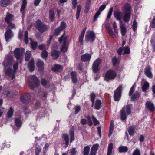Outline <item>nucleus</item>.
<instances>
[{
  "instance_id": "1",
  "label": "nucleus",
  "mask_w": 155,
  "mask_h": 155,
  "mask_svg": "<svg viewBox=\"0 0 155 155\" xmlns=\"http://www.w3.org/2000/svg\"><path fill=\"white\" fill-rule=\"evenodd\" d=\"M114 17L117 20L120 21V27L121 32L123 36H124L127 32L126 27L124 24L122 22L121 20L123 18V14L120 12H114Z\"/></svg>"
},
{
  "instance_id": "2",
  "label": "nucleus",
  "mask_w": 155,
  "mask_h": 155,
  "mask_svg": "<svg viewBox=\"0 0 155 155\" xmlns=\"http://www.w3.org/2000/svg\"><path fill=\"white\" fill-rule=\"evenodd\" d=\"M68 41V39L67 37L65 35L64 31L63 34L61 35L59 39V41L60 43H61L62 42H63L61 49V52L65 53L67 51L68 47V45L67 44Z\"/></svg>"
},
{
  "instance_id": "3",
  "label": "nucleus",
  "mask_w": 155,
  "mask_h": 155,
  "mask_svg": "<svg viewBox=\"0 0 155 155\" xmlns=\"http://www.w3.org/2000/svg\"><path fill=\"white\" fill-rule=\"evenodd\" d=\"M35 27L40 33H43L47 30L49 27L43 23L40 19H38L35 22Z\"/></svg>"
},
{
  "instance_id": "4",
  "label": "nucleus",
  "mask_w": 155,
  "mask_h": 155,
  "mask_svg": "<svg viewBox=\"0 0 155 155\" xmlns=\"http://www.w3.org/2000/svg\"><path fill=\"white\" fill-rule=\"evenodd\" d=\"M30 78L31 81L29 84V87L31 90H34L39 85L40 81L38 78L34 75L31 76Z\"/></svg>"
},
{
  "instance_id": "5",
  "label": "nucleus",
  "mask_w": 155,
  "mask_h": 155,
  "mask_svg": "<svg viewBox=\"0 0 155 155\" xmlns=\"http://www.w3.org/2000/svg\"><path fill=\"white\" fill-rule=\"evenodd\" d=\"M121 118L122 120H125L126 118V115H129L131 113V106L127 105L125 107H124L120 111Z\"/></svg>"
},
{
  "instance_id": "6",
  "label": "nucleus",
  "mask_w": 155,
  "mask_h": 155,
  "mask_svg": "<svg viewBox=\"0 0 155 155\" xmlns=\"http://www.w3.org/2000/svg\"><path fill=\"white\" fill-rule=\"evenodd\" d=\"M66 28V24L64 22H61L60 26L57 28H55L53 33L54 36H57L60 35L62 31L65 32V29Z\"/></svg>"
},
{
  "instance_id": "7",
  "label": "nucleus",
  "mask_w": 155,
  "mask_h": 155,
  "mask_svg": "<svg viewBox=\"0 0 155 155\" xmlns=\"http://www.w3.org/2000/svg\"><path fill=\"white\" fill-rule=\"evenodd\" d=\"M116 72L113 70L110 69L107 71L105 74V79L107 81L114 79L117 76Z\"/></svg>"
},
{
  "instance_id": "8",
  "label": "nucleus",
  "mask_w": 155,
  "mask_h": 155,
  "mask_svg": "<svg viewBox=\"0 0 155 155\" xmlns=\"http://www.w3.org/2000/svg\"><path fill=\"white\" fill-rule=\"evenodd\" d=\"M95 35L92 31H87L85 36V41L88 43L89 41L92 42L95 40Z\"/></svg>"
},
{
  "instance_id": "9",
  "label": "nucleus",
  "mask_w": 155,
  "mask_h": 155,
  "mask_svg": "<svg viewBox=\"0 0 155 155\" xmlns=\"http://www.w3.org/2000/svg\"><path fill=\"white\" fill-rule=\"evenodd\" d=\"M25 51V49L23 48H17L15 49L14 51V55L17 60L21 59V56Z\"/></svg>"
},
{
  "instance_id": "10",
  "label": "nucleus",
  "mask_w": 155,
  "mask_h": 155,
  "mask_svg": "<svg viewBox=\"0 0 155 155\" xmlns=\"http://www.w3.org/2000/svg\"><path fill=\"white\" fill-rule=\"evenodd\" d=\"M20 100L23 104H28L31 101V95L29 93H25L20 97Z\"/></svg>"
},
{
  "instance_id": "11",
  "label": "nucleus",
  "mask_w": 155,
  "mask_h": 155,
  "mask_svg": "<svg viewBox=\"0 0 155 155\" xmlns=\"http://www.w3.org/2000/svg\"><path fill=\"white\" fill-rule=\"evenodd\" d=\"M122 89V86L119 85L118 87L114 91V98L115 101H118L120 99L121 96Z\"/></svg>"
},
{
  "instance_id": "12",
  "label": "nucleus",
  "mask_w": 155,
  "mask_h": 155,
  "mask_svg": "<svg viewBox=\"0 0 155 155\" xmlns=\"http://www.w3.org/2000/svg\"><path fill=\"white\" fill-rule=\"evenodd\" d=\"M146 107L150 112H153L155 110L153 103L150 101H147L145 104Z\"/></svg>"
},
{
  "instance_id": "13",
  "label": "nucleus",
  "mask_w": 155,
  "mask_h": 155,
  "mask_svg": "<svg viewBox=\"0 0 155 155\" xmlns=\"http://www.w3.org/2000/svg\"><path fill=\"white\" fill-rule=\"evenodd\" d=\"M13 31L9 29H6L5 34V38L6 42L9 41L10 39L13 36Z\"/></svg>"
},
{
  "instance_id": "14",
  "label": "nucleus",
  "mask_w": 155,
  "mask_h": 155,
  "mask_svg": "<svg viewBox=\"0 0 155 155\" xmlns=\"http://www.w3.org/2000/svg\"><path fill=\"white\" fill-rule=\"evenodd\" d=\"M122 10L124 13H131V7L130 4L128 3L125 4L122 8Z\"/></svg>"
},
{
  "instance_id": "15",
  "label": "nucleus",
  "mask_w": 155,
  "mask_h": 155,
  "mask_svg": "<svg viewBox=\"0 0 155 155\" xmlns=\"http://www.w3.org/2000/svg\"><path fill=\"white\" fill-rule=\"evenodd\" d=\"M36 65L38 67L39 71L41 72H43L44 65L43 61L40 59H39L36 63Z\"/></svg>"
},
{
  "instance_id": "16",
  "label": "nucleus",
  "mask_w": 155,
  "mask_h": 155,
  "mask_svg": "<svg viewBox=\"0 0 155 155\" xmlns=\"http://www.w3.org/2000/svg\"><path fill=\"white\" fill-rule=\"evenodd\" d=\"M60 53V51L55 49L53 50L51 54L52 59L54 60L57 59L58 58Z\"/></svg>"
},
{
  "instance_id": "17",
  "label": "nucleus",
  "mask_w": 155,
  "mask_h": 155,
  "mask_svg": "<svg viewBox=\"0 0 155 155\" xmlns=\"http://www.w3.org/2000/svg\"><path fill=\"white\" fill-rule=\"evenodd\" d=\"M63 69V67L61 65L55 64L54 66L52 67L51 70L54 72H61Z\"/></svg>"
},
{
  "instance_id": "18",
  "label": "nucleus",
  "mask_w": 155,
  "mask_h": 155,
  "mask_svg": "<svg viewBox=\"0 0 155 155\" xmlns=\"http://www.w3.org/2000/svg\"><path fill=\"white\" fill-rule=\"evenodd\" d=\"M91 55L90 54L86 53L81 56V61L84 62H89L91 58Z\"/></svg>"
},
{
  "instance_id": "19",
  "label": "nucleus",
  "mask_w": 155,
  "mask_h": 155,
  "mask_svg": "<svg viewBox=\"0 0 155 155\" xmlns=\"http://www.w3.org/2000/svg\"><path fill=\"white\" fill-rule=\"evenodd\" d=\"M151 68L150 66L146 67L144 69V72L146 75L149 78H152V74L151 71Z\"/></svg>"
},
{
  "instance_id": "20",
  "label": "nucleus",
  "mask_w": 155,
  "mask_h": 155,
  "mask_svg": "<svg viewBox=\"0 0 155 155\" xmlns=\"http://www.w3.org/2000/svg\"><path fill=\"white\" fill-rule=\"evenodd\" d=\"M27 1L26 0H22V5L21 6L20 11L22 15L25 14V10L27 6Z\"/></svg>"
},
{
  "instance_id": "21",
  "label": "nucleus",
  "mask_w": 155,
  "mask_h": 155,
  "mask_svg": "<svg viewBox=\"0 0 155 155\" xmlns=\"http://www.w3.org/2000/svg\"><path fill=\"white\" fill-rule=\"evenodd\" d=\"M14 16L12 14L8 12L7 14L6 17L5 19V21L7 23H9L11 21L13 20Z\"/></svg>"
},
{
  "instance_id": "22",
  "label": "nucleus",
  "mask_w": 155,
  "mask_h": 155,
  "mask_svg": "<svg viewBox=\"0 0 155 155\" xmlns=\"http://www.w3.org/2000/svg\"><path fill=\"white\" fill-rule=\"evenodd\" d=\"M86 28L83 29L81 31V35L79 37V42L80 43L81 45H83V38L86 31Z\"/></svg>"
},
{
  "instance_id": "23",
  "label": "nucleus",
  "mask_w": 155,
  "mask_h": 155,
  "mask_svg": "<svg viewBox=\"0 0 155 155\" xmlns=\"http://www.w3.org/2000/svg\"><path fill=\"white\" fill-rule=\"evenodd\" d=\"M28 66L30 72H32L35 68V61L33 59H31L29 62Z\"/></svg>"
},
{
  "instance_id": "24",
  "label": "nucleus",
  "mask_w": 155,
  "mask_h": 155,
  "mask_svg": "<svg viewBox=\"0 0 155 155\" xmlns=\"http://www.w3.org/2000/svg\"><path fill=\"white\" fill-rule=\"evenodd\" d=\"M55 17L54 10L51 8L49 11V19L51 22L54 21Z\"/></svg>"
},
{
  "instance_id": "25",
  "label": "nucleus",
  "mask_w": 155,
  "mask_h": 155,
  "mask_svg": "<svg viewBox=\"0 0 155 155\" xmlns=\"http://www.w3.org/2000/svg\"><path fill=\"white\" fill-rule=\"evenodd\" d=\"M140 93L138 91H136L132 95L131 97V100L133 101H134L137 100L140 97Z\"/></svg>"
},
{
  "instance_id": "26",
  "label": "nucleus",
  "mask_w": 155,
  "mask_h": 155,
  "mask_svg": "<svg viewBox=\"0 0 155 155\" xmlns=\"http://www.w3.org/2000/svg\"><path fill=\"white\" fill-rule=\"evenodd\" d=\"M10 0H1L0 5L2 7H6L10 5Z\"/></svg>"
},
{
  "instance_id": "27",
  "label": "nucleus",
  "mask_w": 155,
  "mask_h": 155,
  "mask_svg": "<svg viewBox=\"0 0 155 155\" xmlns=\"http://www.w3.org/2000/svg\"><path fill=\"white\" fill-rule=\"evenodd\" d=\"M72 81L74 84H76L78 82V79L76 76V73L75 71H72L71 73Z\"/></svg>"
},
{
  "instance_id": "28",
  "label": "nucleus",
  "mask_w": 155,
  "mask_h": 155,
  "mask_svg": "<svg viewBox=\"0 0 155 155\" xmlns=\"http://www.w3.org/2000/svg\"><path fill=\"white\" fill-rule=\"evenodd\" d=\"M69 134L70 136V142L71 143L74 140V127H72L69 130Z\"/></svg>"
},
{
  "instance_id": "29",
  "label": "nucleus",
  "mask_w": 155,
  "mask_h": 155,
  "mask_svg": "<svg viewBox=\"0 0 155 155\" xmlns=\"http://www.w3.org/2000/svg\"><path fill=\"white\" fill-rule=\"evenodd\" d=\"M97 151V143L94 144L91 149L89 155H96Z\"/></svg>"
},
{
  "instance_id": "30",
  "label": "nucleus",
  "mask_w": 155,
  "mask_h": 155,
  "mask_svg": "<svg viewBox=\"0 0 155 155\" xmlns=\"http://www.w3.org/2000/svg\"><path fill=\"white\" fill-rule=\"evenodd\" d=\"M30 45L31 48L33 50H35L37 47L38 43L36 41H34L31 39Z\"/></svg>"
},
{
  "instance_id": "31",
  "label": "nucleus",
  "mask_w": 155,
  "mask_h": 155,
  "mask_svg": "<svg viewBox=\"0 0 155 155\" xmlns=\"http://www.w3.org/2000/svg\"><path fill=\"white\" fill-rule=\"evenodd\" d=\"M62 138L63 140L65 142V144L67 147L69 143V138L68 135L65 134H63Z\"/></svg>"
},
{
  "instance_id": "32",
  "label": "nucleus",
  "mask_w": 155,
  "mask_h": 155,
  "mask_svg": "<svg viewBox=\"0 0 155 155\" xmlns=\"http://www.w3.org/2000/svg\"><path fill=\"white\" fill-rule=\"evenodd\" d=\"M91 0H87L86 2V5L84 11V13L86 14L87 13L90 9V5L91 4Z\"/></svg>"
},
{
  "instance_id": "33",
  "label": "nucleus",
  "mask_w": 155,
  "mask_h": 155,
  "mask_svg": "<svg viewBox=\"0 0 155 155\" xmlns=\"http://www.w3.org/2000/svg\"><path fill=\"white\" fill-rule=\"evenodd\" d=\"M15 123L16 127L18 128H20L22 124V122L20 118H15Z\"/></svg>"
},
{
  "instance_id": "34",
  "label": "nucleus",
  "mask_w": 155,
  "mask_h": 155,
  "mask_svg": "<svg viewBox=\"0 0 155 155\" xmlns=\"http://www.w3.org/2000/svg\"><path fill=\"white\" fill-rule=\"evenodd\" d=\"M31 56V52L30 51H27L25 54V61L26 62L28 61Z\"/></svg>"
},
{
  "instance_id": "35",
  "label": "nucleus",
  "mask_w": 155,
  "mask_h": 155,
  "mask_svg": "<svg viewBox=\"0 0 155 155\" xmlns=\"http://www.w3.org/2000/svg\"><path fill=\"white\" fill-rule=\"evenodd\" d=\"M149 83L147 81H145L142 86V91L143 92H145L149 88Z\"/></svg>"
},
{
  "instance_id": "36",
  "label": "nucleus",
  "mask_w": 155,
  "mask_h": 155,
  "mask_svg": "<svg viewBox=\"0 0 155 155\" xmlns=\"http://www.w3.org/2000/svg\"><path fill=\"white\" fill-rule=\"evenodd\" d=\"M106 28L108 31V33L113 38H117V35L114 34L113 31L110 27L109 26L106 27Z\"/></svg>"
},
{
  "instance_id": "37",
  "label": "nucleus",
  "mask_w": 155,
  "mask_h": 155,
  "mask_svg": "<svg viewBox=\"0 0 155 155\" xmlns=\"http://www.w3.org/2000/svg\"><path fill=\"white\" fill-rule=\"evenodd\" d=\"M18 63L16 61L13 65V68L14 69L13 74L12 75V79H13L15 78V74L18 68Z\"/></svg>"
},
{
  "instance_id": "38",
  "label": "nucleus",
  "mask_w": 155,
  "mask_h": 155,
  "mask_svg": "<svg viewBox=\"0 0 155 155\" xmlns=\"http://www.w3.org/2000/svg\"><path fill=\"white\" fill-rule=\"evenodd\" d=\"M81 8V5H78L77 7V10L76 13V18L77 20H78L79 18L80 12Z\"/></svg>"
},
{
  "instance_id": "39",
  "label": "nucleus",
  "mask_w": 155,
  "mask_h": 155,
  "mask_svg": "<svg viewBox=\"0 0 155 155\" xmlns=\"http://www.w3.org/2000/svg\"><path fill=\"white\" fill-rule=\"evenodd\" d=\"M13 58L11 55L9 56L7 59V63L9 66H12L13 64Z\"/></svg>"
},
{
  "instance_id": "40",
  "label": "nucleus",
  "mask_w": 155,
  "mask_h": 155,
  "mask_svg": "<svg viewBox=\"0 0 155 155\" xmlns=\"http://www.w3.org/2000/svg\"><path fill=\"white\" fill-rule=\"evenodd\" d=\"M5 74L6 75H8L9 77L12 76V77L13 74V71L12 69L8 68L6 70Z\"/></svg>"
},
{
  "instance_id": "41",
  "label": "nucleus",
  "mask_w": 155,
  "mask_h": 155,
  "mask_svg": "<svg viewBox=\"0 0 155 155\" xmlns=\"http://www.w3.org/2000/svg\"><path fill=\"white\" fill-rule=\"evenodd\" d=\"M14 110L12 107H10L7 113V117L8 118H10L13 115Z\"/></svg>"
},
{
  "instance_id": "42",
  "label": "nucleus",
  "mask_w": 155,
  "mask_h": 155,
  "mask_svg": "<svg viewBox=\"0 0 155 155\" xmlns=\"http://www.w3.org/2000/svg\"><path fill=\"white\" fill-rule=\"evenodd\" d=\"M90 150V147L87 145L84 147L83 154L84 155H89Z\"/></svg>"
},
{
  "instance_id": "43",
  "label": "nucleus",
  "mask_w": 155,
  "mask_h": 155,
  "mask_svg": "<svg viewBox=\"0 0 155 155\" xmlns=\"http://www.w3.org/2000/svg\"><path fill=\"white\" fill-rule=\"evenodd\" d=\"M131 13H125L123 20L125 22H128L130 18Z\"/></svg>"
},
{
  "instance_id": "44",
  "label": "nucleus",
  "mask_w": 155,
  "mask_h": 155,
  "mask_svg": "<svg viewBox=\"0 0 155 155\" xmlns=\"http://www.w3.org/2000/svg\"><path fill=\"white\" fill-rule=\"evenodd\" d=\"M119 152L120 153L127 152L128 150V148L126 146H121L118 148Z\"/></svg>"
},
{
  "instance_id": "45",
  "label": "nucleus",
  "mask_w": 155,
  "mask_h": 155,
  "mask_svg": "<svg viewBox=\"0 0 155 155\" xmlns=\"http://www.w3.org/2000/svg\"><path fill=\"white\" fill-rule=\"evenodd\" d=\"M113 144L112 143H110L107 148V155H111L113 149Z\"/></svg>"
},
{
  "instance_id": "46",
  "label": "nucleus",
  "mask_w": 155,
  "mask_h": 155,
  "mask_svg": "<svg viewBox=\"0 0 155 155\" xmlns=\"http://www.w3.org/2000/svg\"><path fill=\"white\" fill-rule=\"evenodd\" d=\"M41 55L43 59L46 60L48 56V53L46 50H44L42 51Z\"/></svg>"
},
{
  "instance_id": "47",
  "label": "nucleus",
  "mask_w": 155,
  "mask_h": 155,
  "mask_svg": "<svg viewBox=\"0 0 155 155\" xmlns=\"http://www.w3.org/2000/svg\"><path fill=\"white\" fill-rule=\"evenodd\" d=\"M92 70L94 73L97 72V59H96L93 64Z\"/></svg>"
},
{
  "instance_id": "48",
  "label": "nucleus",
  "mask_w": 155,
  "mask_h": 155,
  "mask_svg": "<svg viewBox=\"0 0 155 155\" xmlns=\"http://www.w3.org/2000/svg\"><path fill=\"white\" fill-rule=\"evenodd\" d=\"M106 7V5H103L99 7V10L97 11V18L100 15L101 12L105 9Z\"/></svg>"
},
{
  "instance_id": "49",
  "label": "nucleus",
  "mask_w": 155,
  "mask_h": 155,
  "mask_svg": "<svg viewBox=\"0 0 155 155\" xmlns=\"http://www.w3.org/2000/svg\"><path fill=\"white\" fill-rule=\"evenodd\" d=\"M112 62L114 66L116 65L119 63L118 59L115 57H114L112 58Z\"/></svg>"
},
{
  "instance_id": "50",
  "label": "nucleus",
  "mask_w": 155,
  "mask_h": 155,
  "mask_svg": "<svg viewBox=\"0 0 155 155\" xmlns=\"http://www.w3.org/2000/svg\"><path fill=\"white\" fill-rule=\"evenodd\" d=\"M8 24V25L6 29H9L10 30H11V29H12L15 28L16 27L15 25L14 24L11 22H10Z\"/></svg>"
},
{
  "instance_id": "51",
  "label": "nucleus",
  "mask_w": 155,
  "mask_h": 155,
  "mask_svg": "<svg viewBox=\"0 0 155 155\" xmlns=\"http://www.w3.org/2000/svg\"><path fill=\"white\" fill-rule=\"evenodd\" d=\"M136 86L135 84H134L133 86L130 88L129 93V96H130L132 95V94L134 92L135 90V88Z\"/></svg>"
},
{
  "instance_id": "52",
  "label": "nucleus",
  "mask_w": 155,
  "mask_h": 155,
  "mask_svg": "<svg viewBox=\"0 0 155 155\" xmlns=\"http://www.w3.org/2000/svg\"><path fill=\"white\" fill-rule=\"evenodd\" d=\"M124 52L123 53V54H129L130 53V50L129 48L128 47H125L123 48Z\"/></svg>"
},
{
  "instance_id": "53",
  "label": "nucleus",
  "mask_w": 155,
  "mask_h": 155,
  "mask_svg": "<svg viewBox=\"0 0 155 155\" xmlns=\"http://www.w3.org/2000/svg\"><path fill=\"white\" fill-rule=\"evenodd\" d=\"M128 132L130 135H133L134 132V127L132 126L130 127L128 130Z\"/></svg>"
},
{
  "instance_id": "54",
  "label": "nucleus",
  "mask_w": 155,
  "mask_h": 155,
  "mask_svg": "<svg viewBox=\"0 0 155 155\" xmlns=\"http://www.w3.org/2000/svg\"><path fill=\"white\" fill-rule=\"evenodd\" d=\"M41 106V102L39 101H37L34 106V108L35 109L39 108Z\"/></svg>"
},
{
  "instance_id": "55",
  "label": "nucleus",
  "mask_w": 155,
  "mask_h": 155,
  "mask_svg": "<svg viewBox=\"0 0 155 155\" xmlns=\"http://www.w3.org/2000/svg\"><path fill=\"white\" fill-rule=\"evenodd\" d=\"M91 100L92 101V106L93 107L94 105V101L95 97V95L93 93H91L90 95Z\"/></svg>"
},
{
  "instance_id": "56",
  "label": "nucleus",
  "mask_w": 155,
  "mask_h": 155,
  "mask_svg": "<svg viewBox=\"0 0 155 155\" xmlns=\"http://www.w3.org/2000/svg\"><path fill=\"white\" fill-rule=\"evenodd\" d=\"M151 46L153 48V50L155 51V41L153 38V37L152 36L150 40Z\"/></svg>"
},
{
  "instance_id": "57",
  "label": "nucleus",
  "mask_w": 155,
  "mask_h": 155,
  "mask_svg": "<svg viewBox=\"0 0 155 155\" xmlns=\"http://www.w3.org/2000/svg\"><path fill=\"white\" fill-rule=\"evenodd\" d=\"M114 130L113 124L111 123L110 127L109 132V136L110 137L111 135Z\"/></svg>"
},
{
  "instance_id": "58",
  "label": "nucleus",
  "mask_w": 155,
  "mask_h": 155,
  "mask_svg": "<svg viewBox=\"0 0 155 155\" xmlns=\"http://www.w3.org/2000/svg\"><path fill=\"white\" fill-rule=\"evenodd\" d=\"M86 118L87 120L88 125L89 126H92L93 125V122L91 117L89 116H88L86 117Z\"/></svg>"
},
{
  "instance_id": "59",
  "label": "nucleus",
  "mask_w": 155,
  "mask_h": 155,
  "mask_svg": "<svg viewBox=\"0 0 155 155\" xmlns=\"http://www.w3.org/2000/svg\"><path fill=\"white\" fill-rule=\"evenodd\" d=\"M137 25V23L136 21V20H134L132 25V29L134 31H135L136 30Z\"/></svg>"
},
{
  "instance_id": "60",
  "label": "nucleus",
  "mask_w": 155,
  "mask_h": 155,
  "mask_svg": "<svg viewBox=\"0 0 155 155\" xmlns=\"http://www.w3.org/2000/svg\"><path fill=\"white\" fill-rule=\"evenodd\" d=\"M112 12L113 8L111 7L110 8L109 11L108 12L107 17V19H109L110 18L112 15Z\"/></svg>"
},
{
  "instance_id": "61",
  "label": "nucleus",
  "mask_w": 155,
  "mask_h": 155,
  "mask_svg": "<svg viewBox=\"0 0 155 155\" xmlns=\"http://www.w3.org/2000/svg\"><path fill=\"white\" fill-rule=\"evenodd\" d=\"M41 151V147H37L35 151V155H40L39 153Z\"/></svg>"
},
{
  "instance_id": "62",
  "label": "nucleus",
  "mask_w": 155,
  "mask_h": 155,
  "mask_svg": "<svg viewBox=\"0 0 155 155\" xmlns=\"http://www.w3.org/2000/svg\"><path fill=\"white\" fill-rule=\"evenodd\" d=\"M72 9H74L76 8L77 5V0H72Z\"/></svg>"
},
{
  "instance_id": "63",
  "label": "nucleus",
  "mask_w": 155,
  "mask_h": 155,
  "mask_svg": "<svg viewBox=\"0 0 155 155\" xmlns=\"http://www.w3.org/2000/svg\"><path fill=\"white\" fill-rule=\"evenodd\" d=\"M132 155H140L139 149L138 148H137L133 152Z\"/></svg>"
},
{
  "instance_id": "64",
  "label": "nucleus",
  "mask_w": 155,
  "mask_h": 155,
  "mask_svg": "<svg viewBox=\"0 0 155 155\" xmlns=\"http://www.w3.org/2000/svg\"><path fill=\"white\" fill-rule=\"evenodd\" d=\"M150 26L153 28H155V16L153 18L152 21L151 22Z\"/></svg>"
}]
</instances>
